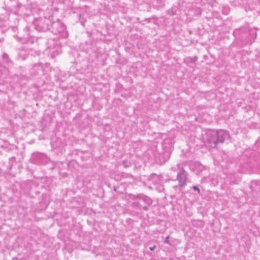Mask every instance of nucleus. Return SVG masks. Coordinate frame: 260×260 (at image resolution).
Listing matches in <instances>:
<instances>
[{"mask_svg": "<svg viewBox=\"0 0 260 260\" xmlns=\"http://www.w3.org/2000/svg\"><path fill=\"white\" fill-rule=\"evenodd\" d=\"M208 136L210 137L208 139L209 143H213L216 147L217 143H222L230 137L229 132L220 129L217 131H211L208 132Z\"/></svg>", "mask_w": 260, "mask_h": 260, "instance_id": "f257e3e1", "label": "nucleus"}, {"mask_svg": "<svg viewBox=\"0 0 260 260\" xmlns=\"http://www.w3.org/2000/svg\"><path fill=\"white\" fill-rule=\"evenodd\" d=\"M50 29L52 33L58 35L60 38H66L68 36L65 25L59 21L52 22Z\"/></svg>", "mask_w": 260, "mask_h": 260, "instance_id": "f03ea898", "label": "nucleus"}, {"mask_svg": "<svg viewBox=\"0 0 260 260\" xmlns=\"http://www.w3.org/2000/svg\"><path fill=\"white\" fill-rule=\"evenodd\" d=\"M51 20L46 17L35 19L34 24L38 31H46L50 29L49 23Z\"/></svg>", "mask_w": 260, "mask_h": 260, "instance_id": "7ed1b4c3", "label": "nucleus"}, {"mask_svg": "<svg viewBox=\"0 0 260 260\" xmlns=\"http://www.w3.org/2000/svg\"><path fill=\"white\" fill-rule=\"evenodd\" d=\"M186 172L183 169L180 170L177 173V179L179 182V185L183 186L186 185Z\"/></svg>", "mask_w": 260, "mask_h": 260, "instance_id": "20e7f679", "label": "nucleus"}, {"mask_svg": "<svg viewBox=\"0 0 260 260\" xmlns=\"http://www.w3.org/2000/svg\"><path fill=\"white\" fill-rule=\"evenodd\" d=\"M48 49L49 53L51 54V57L52 58L59 54L61 52L60 46L57 44H55L53 47H49Z\"/></svg>", "mask_w": 260, "mask_h": 260, "instance_id": "39448f33", "label": "nucleus"}, {"mask_svg": "<svg viewBox=\"0 0 260 260\" xmlns=\"http://www.w3.org/2000/svg\"><path fill=\"white\" fill-rule=\"evenodd\" d=\"M177 10V7H173L171 9L168 11V13L170 15H174L176 13Z\"/></svg>", "mask_w": 260, "mask_h": 260, "instance_id": "423d86ee", "label": "nucleus"}, {"mask_svg": "<svg viewBox=\"0 0 260 260\" xmlns=\"http://www.w3.org/2000/svg\"><path fill=\"white\" fill-rule=\"evenodd\" d=\"M19 56L20 58L22 59H25L27 56V53L25 52V51L21 50L19 53Z\"/></svg>", "mask_w": 260, "mask_h": 260, "instance_id": "0eeeda50", "label": "nucleus"}, {"mask_svg": "<svg viewBox=\"0 0 260 260\" xmlns=\"http://www.w3.org/2000/svg\"><path fill=\"white\" fill-rule=\"evenodd\" d=\"M143 200L148 205V206H149L151 203L150 199L147 197H143Z\"/></svg>", "mask_w": 260, "mask_h": 260, "instance_id": "6e6552de", "label": "nucleus"}, {"mask_svg": "<svg viewBox=\"0 0 260 260\" xmlns=\"http://www.w3.org/2000/svg\"><path fill=\"white\" fill-rule=\"evenodd\" d=\"M3 58L4 60H6V61L8 63H9V62H11V61L9 60V57H8V55L6 53H4L3 54Z\"/></svg>", "mask_w": 260, "mask_h": 260, "instance_id": "1a4fd4ad", "label": "nucleus"}, {"mask_svg": "<svg viewBox=\"0 0 260 260\" xmlns=\"http://www.w3.org/2000/svg\"><path fill=\"white\" fill-rule=\"evenodd\" d=\"M250 35L251 36L252 38H255L256 36V33L255 30H250Z\"/></svg>", "mask_w": 260, "mask_h": 260, "instance_id": "9d476101", "label": "nucleus"}, {"mask_svg": "<svg viewBox=\"0 0 260 260\" xmlns=\"http://www.w3.org/2000/svg\"><path fill=\"white\" fill-rule=\"evenodd\" d=\"M169 238H170V236H168L167 237H166L165 241H164V243H166V244H170L171 245L170 243V241H169Z\"/></svg>", "mask_w": 260, "mask_h": 260, "instance_id": "9b49d317", "label": "nucleus"}, {"mask_svg": "<svg viewBox=\"0 0 260 260\" xmlns=\"http://www.w3.org/2000/svg\"><path fill=\"white\" fill-rule=\"evenodd\" d=\"M193 188L194 190H196L198 192V193H200V189L198 188L197 186H193Z\"/></svg>", "mask_w": 260, "mask_h": 260, "instance_id": "f8f14e48", "label": "nucleus"}, {"mask_svg": "<svg viewBox=\"0 0 260 260\" xmlns=\"http://www.w3.org/2000/svg\"><path fill=\"white\" fill-rule=\"evenodd\" d=\"M143 209L145 211H147L148 209V206H144L142 207Z\"/></svg>", "mask_w": 260, "mask_h": 260, "instance_id": "ddd939ff", "label": "nucleus"}, {"mask_svg": "<svg viewBox=\"0 0 260 260\" xmlns=\"http://www.w3.org/2000/svg\"><path fill=\"white\" fill-rule=\"evenodd\" d=\"M157 1L159 2L160 6H161V5H164V3L161 0H157Z\"/></svg>", "mask_w": 260, "mask_h": 260, "instance_id": "4468645a", "label": "nucleus"}, {"mask_svg": "<svg viewBox=\"0 0 260 260\" xmlns=\"http://www.w3.org/2000/svg\"><path fill=\"white\" fill-rule=\"evenodd\" d=\"M156 246L154 245L152 247H149V249L151 250H154V249L155 248Z\"/></svg>", "mask_w": 260, "mask_h": 260, "instance_id": "2eb2a0df", "label": "nucleus"}, {"mask_svg": "<svg viewBox=\"0 0 260 260\" xmlns=\"http://www.w3.org/2000/svg\"><path fill=\"white\" fill-rule=\"evenodd\" d=\"M225 10H226V12H228L229 11V10L228 8H226V9H225Z\"/></svg>", "mask_w": 260, "mask_h": 260, "instance_id": "dca6fc26", "label": "nucleus"}]
</instances>
